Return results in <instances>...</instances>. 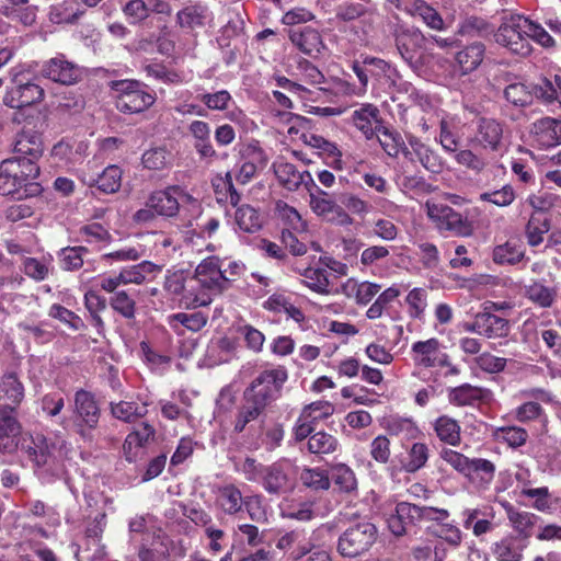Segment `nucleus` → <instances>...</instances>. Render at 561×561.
Returning a JSON list of instances; mask_svg holds the SVG:
<instances>
[{
  "instance_id": "nucleus-1",
  "label": "nucleus",
  "mask_w": 561,
  "mask_h": 561,
  "mask_svg": "<svg viewBox=\"0 0 561 561\" xmlns=\"http://www.w3.org/2000/svg\"><path fill=\"white\" fill-rule=\"evenodd\" d=\"M38 174L37 163L19 158L3 160L0 164V194L18 199L37 196L42 192V186L35 182Z\"/></svg>"
},
{
  "instance_id": "nucleus-2",
  "label": "nucleus",
  "mask_w": 561,
  "mask_h": 561,
  "mask_svg": "<svg viewBox=\"0 0 561 561\" xmlns=\"http://www.w3.org/2000/svg\"><path fill=\"white\" fill-rule=\"evenodd\" d=\"M147 206L153 208L158 216L174 217L182 214L187 227L202 215V205L182 186L172 185L152 192L147 198Z\"/></svg>"
},
{
  "instance_id": "nucleus-3",
  "label": "nucleus",
  "mask_w": 561,
  "mask_h": 561,
  "mask_svg": "<svg viewBox=\"0 0 561 561\" xmlns=\"http://www.w3.org/2000/svg\"><path fill=\"white\" fill-rule=\"evenodd\" d=\"M224 282L225 277L214 262L202 261L194 275L187 277L184 306L196 308L209 305L213 296L222 293Z\"/></svg>"
},
{
  "instance_id": "nucleus-4",
  "label": "nucleus",
  "mask_w": 561,
  "mask_h": 561,
  "mask_svg": "<svg viewBox=\"0 0 561 561\" xmlns=\"http://www.w3.org/2000/svg\"><path fill=\"white\" fill-rule=\"evenodd\" d=\"M101 416V409L93 393L84 389L75 392L72 416L64 419L60 425L73 428L83 439H91V431L95 430Z\"/></svg>"
},
{
  "instance_id": "nucleus-5",
  "label": "nucleus",
  "mask_w": 561,
  "mask_h": 561,
  "mask_svg": "<svg viewBox=\"0 0 561 561\" xmlns=\"http://www.w3.org/2000/svg\"><path fill=\"white\" fill-rule=\"evenodd\" d=\"M288 371L284 366L264 369L251 381L243 392V398H250L254 403L267 408L280 396Z\"/></svg>"
},
{
  "instance_id": "nucleus-6",
  "label": "nucleus",
  "mask_w": 561,
  "mask_h": 561,
  "mask_svg": "<svg viewBox=\"0 0 561 561\" xmlns=\"http://www.w3.org/2000/svg\"><path fill=\"white\" fill-rule=\"evenodd\" d=\"M145 84L136 80H121L114 83L117 93L116 108L125 114L141 113L151 107L156 95L145 89Z\"/></svg>"
},
{
  "instance_id": "nucleus-7",
  "label": "nucleus",
  "mask_w": 561,
  "mask_h": 561,
  "mask_svg": "<svg viewBox=\"0 0 561 561\" xmlns=\"http://www.w3.org/2000/svg\"><path fill=\"white\" fill-rule=\"evenodd\" d=\"M438 141L446 152L454 153L455 161L470 171L479 174L489 165L488 159L471 149H458L459 138L454 134L449 122L442 119L439 123Z\"/></svg>"
},
{
  "instance_id": "nucleus-8",
  "label": "nucleus",
  "mask_w": 561,
  "mask_h": 561,
  "mask_svg": "<svg viewBox=\"0 0 561 561\" xmlns=\"http://www.w3.org/2000/svg\"><path fill=\"white\" fill-rule=\"evenodd\" d=\"M525 25L526 16L519 14L511 15L496 31L494 35L495 42L513 54L519 56L529 55L531 53V45L526 36Z\"/></svg>"
},
{
  "instance_id": "nucleus-9",
  "label": "nucleus",
  "mask_w": 561,
  "mask_h": 561,
  "mask_svg": "<svg viewBox=\"0 0 561 561\" xmlns=\"http://www.w3.org/2000/svg\"><path fill=\"white\" fill-rule=\"evenodd\" d=\"M259 495L244 499L241 491L234 484L219 486L216 491V505L225 514L236 515L245 506L252 520L260 522L264 519V514L254 508V504L260 505Z\"/></svg>"
},
{
  "instance_id": "nucleus-10",
  "label": "nucleus",
  "mask_w": 561,
  "mask_h": 561,
  "mask_svg": "<svg viewBox=\"0 0 561 561\" xmlns=\"http://www.w3.org/2000/svg\"><path fill=\"white\" fill-rule=\"evenodd\" d=\"M376 527L367 522L347 528L339 539L337 550L343 557L355 558L367 551L376 540Z\"/></svg>"
},
{
  "instance_id": "nucleus-11",
  "label": "nucleus",
  "mask_w": 561,
  "mask_h": 561,
  "mask_svg": "<svg viewBox=\"0 0 561 561\" xmlns=\"http://www.w3.org/2000/svg\"><path fill=\"white\" fill-rule=\"evenodd\" d=\"M426 213L439 230H447L458 237H469L473 232L472 225L461 214L451 207L427 201Z\"/></svg>"
},
{
  "instance_id": "nucleus-12",
  "label": "nucleus",
  "mask_w": 561,
  "mask_h": 561,
  "mask_svg": "<svg viewBox=\"0 0 561 561\" xmlns=\"http://www.w3.org/2000/svg\"><path fill=\"white\" fill-rule=\"evenodd\" d=\"M308 192L309 206L318 217L340 226L352 224V218L348 214L328 192L321 190L318 185Z\"/></svg>"
},
{
  "instance_id": "nucleus-13",
  "label": "nucleus",
  "mask_w": 561,
  "mask_h": 561,
  "mask_svg": "<svg viewBox=\"0 0 561 561\" xmlns=\"http://www.w3.org/2000/svg\"><path fill=\"white\" fill-rule=\"evenodd\" d=\"M503 125L489 117H480L476 123L474 135L470 144L486 151H499L503 144Z\"/></svg>"
},
{
  "instance_id": "nucleus-14",
  "label": "nucleus",
  "mask_w": 561,
  "mask_h": 561,
  "mask_svg": "<svg viewBox=\"0 0 561 561\" xmlns=\"http://www.w3.org/2000/svg\"><path fill=\"white\" fill-rule=\"evenodd\" d=\"M290 463L286 460L276 461L266 466L261 484L271 495L287 493L294 488V480L290 474Z\"/></svg>"
},
{
  "instance_id": "nucleus-15",
  "label": "nucleus",
  "mask_w": 561,
  "mask_h": 561,
  "mask_svg": "<svg viewBox=\"0 0 561 561\" xmlns=\"http://www.w3.org/2000/svg\"><path fill=\"white\" fill-rule=\"evenodd\" d=\"M409 147H404L402 152L407 159L417 161L424 169L434 174H439L445 169L444 159L432 149L428 145L421 141L417 137L410 136L408 138Z\"/></svg>"
},
{
  "instance_id": "nucleus-16",
  "label": "nucleus",
  "mask_w": 561,
  "mask_h": 561,
  "mask_svg": "<svg viewBox=\"0 0 561 561\" xmlns=\"http://www.w3.org/2000/svg\"><path fill=\"white\" fill-rule=\"evenodd\" d=\"M22 426L15 407L0 404V451L11 454L18 448Z\"/></svg>"
},
{
  "instance_id": "nucleus-17",
  "label": "nucleus",
  "mask_w": 561,
  "mask_h": 561,
  "mask_svg": "<svg viewBox=\"0 0 561 561\" xmlns=\"http://www.w3.org/2000/svg\"><path fill=\"white\" fill-rule=\"evenodd\" d=\"M424 34L415 27L399 26L394 32V42L401 58L410 66L416 65V54L424 47Z\"/></svg>"
},
{
  "instance_id": "nucleus-18",
  "label": "nucleus",
  "mask_w": 561,
  "mask_h": 561,
  "mask_svg": "<svg viewBox=\"0 0 561 561\" xmlns=\"http://www.w3.org/2000/svg\"><path fill=\"white\" fill-rule=\"evenodd\" d=\"M80 179L89 187L95 186L102 193L113 194L121 187L122 170L117 165H108L101 173H93L88 164L87 170H81Z\"/></svg>"
},
{
  "instance_id": "nucleus-19",
  "label": "nucleus",
  "mask_w": 561,
  "mask_h": 561,
  "mask_svg": "<svg viewBox=\"0 0 561 561\" xmlns=\"http://www.w3.org/2000/svg\"><path fill=\"white\" fill-rule=\"evenodd\" d=\"M273 169L278 181L289 191H297L301 185L307 191L317 187L309 171L299 172L293 163L278 159L273 163Z\"/></svg>"
},
{
  "instance_id": "nucleus-20",
  "label": "nucleus",
  "mask_w": 561,
  "mask_h": 561,
  "mask_svg": "<svg viewBox=\"0 0 561 561\" xmlns=\"http://www.w3.org/2000/svg\"><path fill=\"white\" fill-rule=\"evenodd\" d=\"M23 448L36 467L45 468L46 471L54 474L59 472V462L54 454V446H49L43 435L32 436L30 444Z\"/></svg>"
},
{
  "instance_id": "nucleus-21",
  "label": "nucleus",
  "mask_w": 561,
  "mask_h": 561,
  "mask_svg": "<svg viewBox=\"0 0 561 561\" xmlns=\"http://www.w3.org/2000/svg\"><path fill=\"white\" fill-rule=\"evenodd\" d=\"M445 352L440 342L431 337L425 341L414 342L411 346V356L414 365L420 368H434L445 360Z\"/></svg>"
},
{
  "instance_id": "nucleus-22",
  "label": "nucleus",
  "mask_w": 561,
  "mask_h": 561,
  "mask_svg": "<svg viewBox=\"0 0 561 561\" xmlns=\"http://www.w3.org/2000/svg\"><path fill=\"white\" fill-rule=\"evenodd\" d=\"M41 73L44 78L61 84H73L80 77L77 66L67 60L62 55L45 61Z\"/></svg>"
},
{
  "instance_id": "nucleus-23",
  "label": "nucleus",
  "mask_w": 561,
  "mask_h": 561,
  "mask_svg": "<svg viewBox=\"0 0 561 561\" xmlns=\"http://www.w3.org/2000/svg\"><path fill=\"white\" fill-rule=\"evenodd\" d=\"M154 427L144 422L137 428L131 431L123 444V454L127 461H135L142 453V449L154 440Z\"/></svg>"
},
{
  "instance_id": "nucleus-24",
  "label": "nucleus",
  "mask_w": 561,
  "mask_h": 561,
  "mask_svg": "<svg viewBox=\"0 0 561 561\" xmlns=\"http://www.w3.org/2000/svg\"><path fill=\"white\" fill-rule=\"evenodd\" d=\"M44 89L34 82L19 83L9 90L3 99L11 108H23L42 101Z\"/></svg>"
},
{
  "instance_id": "nucleus-25",
  "label": "nucleus",
  "mask_w": 561,
  "mask_h": 561,
  "mask_svg": "<svg viewBox=\"0 0 561 561\" xmlns=\"http://www.w3.org/2000/svg\"><path fill=\"white\" fill-rule=\"evenodd\" d=\"M469 331H474L489 339H496L506 336L510 332L508 321L504 318L495 316L489 311L480 312L474 317V320Z\"/></svg>"
},
{
  "instance_id": "nucleus-26",
  "label": "nucleus",
  "mask_w": 561,
  "mask_h": 561,
  "mask_svg": "<svg viewBox=\"0 0 561 561\" xmlns=\"http://www.w3.org/2000/svg\"><path fill=\"white\" fill-rule=\"evenodd\" d=\"M388 527L394 536H402L408 528L419 524L417 505L400 502L387 519Z\"/></svg>"
},
{
  "instance_id": "nucleus-27",
  "label": "nucleus",
  "mask_w": 561,
  "mask_h": 561,
  "mask_svg": "<svg viewBox=\"0 0 561 561\" xmlns=\"http://www.w3.org/2000/svg\"><path fill=\"white\" fill-rule=\"evenodd\" d=\"M301 140L305 145L316 149L331 168L343 169L342 152L334 142L313 133L302 134Z\"/></svg>"
},
{
  "instance_id": "nucleus-28",
  "label": "nucleus",
  "mask_w": 561,
  "mask_h": 561,
  "mask_svg": "<svg viewBox=\"0 0 561 561\" xmlns=\"http://www.w3.org/2000/svg\"><path fill=\"white\" fill-rule=\"evenodd\" d=\"M84 14L85 9L78 0H62L48 9V20L54 24L77 25Z\"/></svg>"
},
{
  "instance_id": "nucleus-29",
  "label": "nucleus",
  "mask_w": 561,
  "mask_h": 561,
  "mask_svg": "<svg viewBox=\"0 0 561 561\" xmlns=\"http://www.w3.org/2000/svg\"><path fill=\"white\" fill-rule=\"evenodd\" d=\"M352 123L367 139H371L381 130L380 112L377 106L366 103L352 114Z\"/></svg>"
},
{
  "instance_id": "nucleus-30",
  "label": "nucleus",
  "mask_w": 561,
  "mask_h": 561,
  "mask_svg": "<svg viewBox=\"0 0 561 561\" xmlns=\"http://www.w3.org/2000/svg\"><path fill=\"white\" fill-rule=\"evenodd\" d=\"M531 133L539 145L553 147L561 142V121L552 117H542L533 123Z\"/></svg>"
},
{
  "instance_id": "nucleus-31",
  "label": "nucleus",
  "mask_w": 561,
  "mask_h": 561,
  "mask_svg": "<svg viewBox=\"0 0 561 561\" xmlns=\"http://www.w3.org/2000/svg\"><path fill=\"white\" fill-rule=\"evenodd\" d=\"M14 152L16 154L14 158L36 163L43 154V141L41 136L31 131L21 133L16 138Z\"/></svg>"
},
{
  "instance_id": "nucleus-32",
  "label": "nucleus",
  "mask_w": 561,
  "mask_h": 561,
  "mask_svg": "<svg viewBox=\"0 0 561 561\" xmlns=\"http://www.w3.org/2000/svg\"><path fill=\"white\" fill-rule=\"evenodd\" d=\"M290 41L299 50L309 56L319 54L323 47L320 33L311 27L291 31Z\"/></svg>"
},
{
  "instance_id": "nucleus-33",
  "label": "nucleus",
  "mask_w": 561,
  "mask_h": 561,
  "mask_svg": "<svg viewBox=\"0 0 561 561\" xmlns=\"http://www.w3.org/2000/svg\"><path fill=\"white\" fill-rule=\"evenodd\" d=\"M245 152L250 160L241 164L236 175L237 181L241 184L248 183L254 176L257 169H263L267 163V156L259 146L250 145Z\"/></svg>"
},
{
  "instance_id": "nucleus-34",
  "label": "nucleus",
  "mask_w": 561,
  "mask_h": 561,
  "mask_svg": "<svg viewBox=\"0 0 561 561\" xmlns=\"http://www.w3.org/2000/svg\"><path fill=\"white\" fill-rule=\"evenodd\" d=\"M465 477L472 484L486 489L495 477V465L484 458H472Z\"/></svg>"
},
{
  "instance_id": "nucleus-35",
  "label": "nucleus",
  "mask_w": 561,
  "mask_h": 561,
  "mask_svg": "<svg viewBox=\"0 0 561 561\" xmlns=\"http://www.w3.org/2000/svg\"><path fill=\"white\" fill-rule=\"evenodd\" d=\"M188 131L194 138V147L204 158H211L216 151L210 141V126L204 121H193L188 125Z\"/></svg>"
},
{
  "instance_id": "nucleus-36",
  "label": "nucleus",
  "mask_w": 561,
  "mask_h": 561,
  "mask_svg": "<svg viewBox=\"0 0 561 561\" xmlns=\"http://www.w3.org/2000/svg\"><path fill=\"white\" fill-rule=\"evenodd\" d=\"M433 430L438 439L450 446H458L461 442L459 423L448 416L440 415L433 422Z\"/></svg>"
},
{
  "instance_id": "nucleus-37",
  "label": "nucleus",
  "mask_w": 561,
  "mask_h": 561,
  "mask_svg": "<svg viewBox=\"0 0 561 561\" xmlns=\"http://www.w3.org/2000/svg\"><path fill=\"white\" fill-rule=\"evenodd\" d=\"M485 47L482 43H472L466 46L456 55L457 64L462 75H467L476 70L482 62Z\"/></svg>"
},
{
  "instance_id": "nucleus-38",
  "label": "nucleus",
  "mask_w": 561,
  "mask_h": 561,
  "mask_svg": "<svg viewBox=\"0 0 561 561\" xmlns=\"http://www.w3.org/2000/svg\"><path fill=\"white\" fill-rule=\"evenodd\" d=\"M24 274L35 282H43L54 272L53 256L25 257L22 262Z\"/></svg>"
},
{
  "instance_id": "nucleus-39",
  "label": "nucleus",
  "mask_w": 561,
  "mask_h": 561,
  "mask_svg": "<svg viewBox=\"0 0 561 561\" xmlns=\"http://www.w3.org/2000/svg\"><path fill=\"white\" fill-rule=\"evenodd\" d=\"M112 415L126 423H134L148 413L147 403H137L133 401L111 402Z\"/></svg>"
},
{
  "instance_id": "nucleus-40",
  "label": "nucleus",
  "mask_w": 561,
  "mask_h": 561,
  "mask_svg": "<svg viewBox=\"0 0 561 561\" xmlns=\"http://www.w3.org/2000/svg\"><path fill=\"white\" fill-rule=\"evenodd\" d=\"M296 546L291 557L298 560L311 551V543L306 541L305 533L301 530H291L283 535L276 542L279 550H288Z\"/></svg>"
},
{
  "instance_id": "nucleus-41",
  "label": "nucleus",
  "mask_w": 561,
  "mask_h": 561,
  "mask_svg": "<svg viewBox=\"0 0 561 561\" xmlns=\"http://www.w3.org/2000/svg\"><path fill=\"white\" fill-rule=\"evenodd\" d=\"M450 404L456 407L473 405L483 398V390L479 387L463 383L448 389L447 394Z\"/></svg>"
},
{
  "instance_id": "nucleus-42",
  "label": "nucleus",
  "mask_w": 561,
  "mask_h": 561,
  "mask_svg": "<svg viewBox=\"0 0 561 561\" xmlns=\"http://www.w3.org/2000/svg\"><path fill=\"white\" fill-rule=\"evenodd\" d=\"M364 66H367L369 76L381 84H387L396 79L397 69L388 61L373 56L363 58Z\"/></svg>"
},
{
  "instance_id": "nucleus-43",
  "label": "nucleus",
  "mask_w": 561,
  "mask_h": 561,
  "mask_svg": "<svg viewBox=\"0 0 561 561\" xmlns=\"http://www.w3.org/2000/svg\"><path fill=\"white\" fill-rule=\"evenodd\" d=\"M409 12L419 16L432 30L443 31L445 23L440 14L424 0H415L411 3Z\"/></svg>"
},
{
  "instance_id": "nucleus-44",
  "label": "nucleus",
  "mask_w": 561,
  "mask_h": 561,
  "mask_svg": "<svg viewBox=\"0 0 561 561\" xmlns=\"http://www.w3.org/2000/svg\"><path fill=\"white\" fill-rule=\"evenodd\" d=\"M234 220L239 229L248 233L259 231L263 225L262 216L250 205L238 207L234 214Z\"/></svg>"
},
{
  "instance_id": "nucleus-45",
  "label": "nucleus",
  "mask_w": 561,
  "mask_h": 561,
  "mask_svg": "<svg viewBox=\"0 0 561 561\" xmlns=\"http://www.w3.org/2000/svg\"><path fill=\"white\" fill-rule=\"evenodd\" d=\"M24 399V387L13 374L4 376L0 380V400L9 401L15 409Z\"/></svg>"
},
{
  "instance_id": "nucleus-46",
  "label": "nucleus",
  "mask_w": 561,
  "mask_h": 561,
  "mask_svg": "<svg viewBox=\"0 0 561 561\" xmlns=\"http://www.w3.org/2000/svg\"><path fill=\"white\" fill-rule=\"evenodd\" d=\"M207 316L201 311L193 313L179 312L169 317V324L175 331L183 327L192 332H198L207 324Z\"/></svg>"
},
{
  "instance_id": "nucleus-47",
  "label": "nucleus",
  "mask_w": 561,
  "mask_h": 561,
  "mask_svg": "<svg viewBox=\"0 0 561 561\" xmlns=\"http://www.w3.org/2000/svg\"><path fill=\"white\" fill-rule=\"evenodd\" d=\"M388 88L390 89V94L392 101H398L400 95H405L408 101L413 104H421L424 94H422L417 89H415L412 83L402 80L400 73L397 71L396 79L390 80L388 83Z\"/></svg>"
},
{
  "instance_id": "nucleus-48",
  "label": "nucleus",
  "mask_w": 561,
  "mask_h": 561,
  "mask_svg": "<svg viewBox=\"0 0 561 561\" xmlns=\"http://www.w3.org/2000/svg\"><path fill=\"white\" fill-rule=\"evenodd\" d=\"M526 297L541 308H549L556 300L557 291L540 282L534 280L525 287Z\"/></svg>"
},
{
  "instance_id": "nucleus-49",
  "label": "nucleus",
  "mask_w": 561,
  "mask_h": 561,
  "mask_svg": "<svg viewBox=\"0 0 561 561\" xmlns=\"http://www.w3.org/2000/svg\"><path fill=\"white\" fill-rule=\"evenodd\" d=\"M337 446V439L322 431L312 434L307 440L308 451L319 456L334 453Z\"/></svg>"
},
{
  "instance_id": "nucleus-50",
  "label": "nucleus",
  "mask_w": 561,
  "mask_h": 561,
  "mask_svg": "<svg viewBox=\"0 0 561 561\" xmlns=\"http://www.w3.org/2000/svg\"><path fill=\"white\" fill-rule=\"evenodd\" d=\"M492 552L497 561H520L523 558V548L512 537L495 542Z\"/></svg>"
},
{
  "instance_id": "nucleus-51",
  "label": "nucleus",
  "mask_w": 561,
  "mask_h": 561,
  "mask_svg": "<svg viewBox=\"0 0 561 561\" xmlns=\"http://www.w3.org/2000/svg\"><path fill=\"white\" fill-rule=\"evenodd\" d=\"M524 257V250L516 241H506L493 250V261L497 264H516Z\"/></svg>"
},
{
  "instance_id": "nucleus-52",
  "label": "nucleus",
  "mask_w": 561,
  "mask_h": 561,
  "mask_svg": "<svg viewBox=\"0 0 561 561\" xmlns=\"http://www.w3.org/2000/svg\"><path fill=\"white\" fill-rule=\"evenodd\" d=\"M430 458V448L425 443H414L408 450V458L402 463V468L407 472H416L425 467Z\"/></svg>"
},
{
  "instance_id": "nucleus-53",
  "label": "nucleus",
  "mask_w": 561,
  "mask_h": 561,
  "mask_svg": "<svg viewBox=\"0 0 561 561\" xmlns=\"http://www.w3.org/2000/svg\"><path fill=\"white\" fill-rule=\"evenodd\" d=\"M244 403L240 408L238 415L234 421L233 430L237 433H241L244 431L245 426L255 421L265 410L261 404L254 403L250 398H243Z\"/></svg>"
},
{
  "instance_id": "nucleus-54",
  "label": "nucleus",
  "mask_w": 561,
  "mask_h": 561,
  "mask_svg": "<svg viewBox=\"0 0 561 561\" xmlns=\"http://www.w3.org/2000/svg\"><path fill=\"white\" fill-rule=\"evenodd\" d=\"M516 199V192L511 184H505L499 190L483 192L479 201L490 203L501 208L511 206Z\"/></svg>"
},
{
  "instance_id": "nucleus-55",
  "label": "nucleus",
  "mask_w": 561,
  "mask_h": 561,
  "mask_svg": "<svg viewBox=\"0 0 561 561\" xmlns=\"http://www.w3.org/2000/svg\"><path fill=\"white\" fill-rule=\"evenodd\" d=\"M550 224L547 219L533 214L526 225L525 236L530 247H537L543 241V236L549 231Z\"/></svg>"
},
{
  "instance_id": "nucleus-56",
  "label": "nucleus",
  "mask_w": 561,
  "mask_h": 561,
  "mask_svg": "<svg viewBox=\"0 0 561 561\" xmlns=\"http://www.w3.org/2000/svg\"><path fill=\"white\" fill-rule=\"evenodd\" d=\"M387 430L390 435L403 436L407 439H414L420 435V430L412 419L391 417L387 422Z\"/></svg>"
},
{
  "instance_id": "nucleus-57",
  "label": "nucleus",
  "mask_w": 561,
  "mask_h": 561,
  "mask_svg": "<svg viewBox=\"0 0 561 561\" xmlns=\"http://www.w3.org/2000/svg\"><path fill=\"white\" fill-rule=\"evenodd\" d=\"M157 270V265L149 261H144L139 264L123 268L121 274V280L123 284H141L147 275L152 274Z\"/></svg>"
},
{
  "instance_id": "nucleus-58",
  "label": "nucleus",
  "mask_w": 561,
  "mask_h": 561,
  "mask_svg": "<svg viewBox=\"0 0 561 561\" xmlns=\"http://www.w3.org/2000/svg\"><path fill=\"white\" fill-rule=\"evenodd\" d=\"M148 77L167 84H182L186 82L183 73L169 69L161 64H149L145 67Z\"/></svg>"
},
{
  "instance_id": "nucleus-59",
  "label": "nucleus",
  "mask_w": 561,
  "mask_h": 561,
  "mask_svg": "<svg viewBox=\"0 0 561 561\" xmlns=\"http://www.w3.org/2000/svg\"><path fill=\"white\" fill-rule=\"evenodd\" d=\"M127 22L131 25L142 23L150 16V5L145 0H129L122 7Z\"/></svg>"
},
{
  "instance_id": "nucleus-60",
  "label": "nucleus",
  "mask_w": 561,
  "mask_h": 561,
  "mask_svg": "<svg viewBox=\"0 0 561 561\" xmlns=\"http://www.w3.org/2000/svg\"><path fill=\"white\" fill-rule=\"evenodd\" d=\"M88 253L84 247H67L59 251L60 266L65 271H75L84 263V255Z\"/></svg>"
},
{
  "instance_id": "nucleus-61",
  "label": "nucleus",
  "mask_w": 561,
  "mask_h": 561,
  "mask_svg": "<svg viewBox=\"0 0 561 561\" xmlns=\"http://www.w3.org/2000/svg\"><path fill=\"white\" fill-rule=\"evenodd\" d=\"M187 277L188 275L183 271L169 273L163 285L164 290L183 306Z\"/></svg>"
},
{
  "instance_id": "nucleus-62",
  "label": "nucleus",
  "mask_w": 561,
  "mask_h": 561,
  "mask_svg": "<svg viewBox=\"0 0 561 561\" xmlns=\"http://www.w3.org/2000/svg\"><path fill=\"white\" fill-rule=\"evenodd\" d=\"M276 209L282 220L287 225V229L296 233L307 231V222L301 218L296 208L285 203H277Z\"/></svg>"
},
{
  "instance_id": "nucleus-63",
  "label": "nucleus",
  "mask_w": 561,
  "mask_h": 561,
  "mask_svg": "<svg viewBox=\"0 0 561 561\" xmlns=\"http://www.w3.org/2000/svg\"><path fill=\"white\" fill-rule=\"evenodd\" d=\"M110 306L122 317L133 320L136 313V301L125 290L115 291L110 298Z\"/></svg>"
},
{
  "instance_id": "nucleus-64",
  "label": "nucleus",
  "mask_w": 561,
  "mask_h": 561,
  "mask_svg": "<svg viewBox=\"0 0 561 561\" xmlns=\"http://www.w3.org/2000/svg\"><path fill=\"white\" fill-rule=\"evenodd\" d=\"M302 276L306 286L311 290L322 295L330 293L328 274L324 268L308 267L304 271Z\"/></svg>"
}]
</instances>
